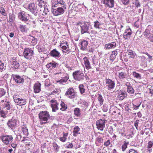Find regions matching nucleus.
<instances>
[{
  "mask_svg": "<svg viewBox=\"0 0 153 153\" xmlns=\"http://www.w3.org/2000/svg\"><path fill=\"white\" fill-rule=\"evenodd\" d=\"M18 17L22 21H27L29 19V14L26 13L25 12H22L19 13Z\"/></svg>",
  "mask_w": 153,
  "mask_h": 153,
  "instance_id": "f257e3e1",
  "label": "nucleus"
},
{
  "mask_svg": "<svg viewBox=\"0 0 153 153\" xmlns=\"http://www.w3.org/2000/svg\"><path fill=\"white\" fill-rule=\"evenodd\" d=\"M49 115L47 111H42L39 114V118L42 120L47 121L49 118Z\"/></svg>",
  "mask_w": 153,
  "mask_h": 153,
  "instance_id": "f03ea898",
  "label": "nucleus"
},
{
  "mask_svg": "<svg viewBox=\"0 0 153 153\" xmlns=\"http://www.w3.org/2000/svg\"><path fill=\"white\" fill-rule=\"evenodd\" d=\"M105 121L100 119L97 121L96 122V126L98 129L103 130V128L105 127Z\"/></svg>",
  "mask_w": 153,
  "mask_h": 153,
  "instance_id": "7ed1b4c3",
  "label": "nucleus"
},
{
  "mask_svg": "<svg viewBox=\"0 0 153 153\" xmlns=\"http://www.w3.org/2000/svg\"><path fill=\"white\" fill-rule=\"evenodd\" d=\"M66 95H70L69 98H73L75 97V93L74 92V90L72 88H70L65 93Z\"/></svg>",
  "mask_w": 153,
  "mask_h": 153,
  "instance_id": "20e7f679",
  "label": "nucleus"
},
{
  "mask_svg": "<svg viewBox=\"0 0 153 153\" xmlns=\"http://www.w3.org/2000/svg\"><path fill=\"white\" fill-rule=\"evenodd\" d=\"M24 56L26 58L28 59V57H26L27 56H32L33 55V52L32 51L30 50L29 48H27L25 49L24 51Z\"/></svg>",
  "mask_w": 153,
  "mask_h": 153,
  "instance_id": "39448f33",
  "label": "nucleus"
},
{
  "mask_svg": "<svg viewBox=\"0 0 153 153\" xmlns=\"http://www.w3.org/2000/svg\"><path fill=\"white\" fill-rule=\"evenodd\" d=\"M25 145V147L26 148H27L29 149L32 148L33 146L32 143L26 139H25L22 141Z\"/></svg>",
  "mask_w": 153,
  "mask_h": 153,
  "instance_id": "423d86ee",
  "label": "nucleus"
},
{
  "mask_svg": "<svg viewBox=\"0 0 153 153\" xmlns=\"http://www.w3.org/2000/svg\"><path fill=\"white\" fill-rule=\"evenodd\" d=\"M12 139L13 137H12L8 135L3 136L1 138L3 142L6 144H8Z\"/></svg>",
  "mask_w": 153,
  "mask_h": 153,
  "instance_id": "0eeeda50",
  "label": "nucleus"
},
{
  "mask_svg": "<svg viewBox=\"0 0 153 153\" xmlns=\"http://www.w3.org/2000/svg\"><path fill=\"white\" fill-rule=\"evenodd\" d=\"M13 99L15 102L17 103V105H22L25 104L24 100L22 99L19 98H16V96H15L13 97Z\"/></svg>",
  "mask_w": 153,
  "mask_h": 153,
  "instance_id": "6e6552de",
  "label": "nucleus"
},
{
  "mask_svg": "<svg viewBox=\"0 0 153 153\" xmlns=\"http://www.w3.org/2000/svg\"><path fill=\"white\" fill-rule=\"evenodd\" d=\"M13 78L14 81L17 83H21L24 82V79L23 78H21L17 75H14Z\"/></svg>",
  "mask_w": 153,
  "mask_h": 153,
  "instance_id": "1a4fd4ad",
  "label": "nucleus"
},
{
  "mask_svg": "<svg viewBox=\"0 0 153 153\" xmlns=\"http://www.w3.org/2000/svg\"><path fill=\"white\" fill-rule=\"evenodd\" d=\"M103 3L110 7H112L114 5V0H103Z\"/></svg>",
  "mask_w": 153,
  "mask_h": 153,
  "instance_id": "9d476101",
  "label": "nucleus"
},
{
  "mask_svg": "<svg viewBox=\"0 0 153 153\" xmlns=\"http://www.w3.org/2000/svg\"><path fill=\"white\" fill-rule=\"evenodd\" d=\"M51 101L52 102L51 106L52 108V111H56V110L58 109V104L56 100H52Z\"/></svg>",
  "mask_w": 153,
  "mask_h": 153,
  "instance_id": "9b49d317",
  "label": "nucleus"
},
{
  "mask_svg": "<svg viewBox=\"0 0 153 153\" xmlns=\"http://www.w3.org/2000/svg\"><path fill=\"white\" fill-rule=\"evenodd\" d=\"M106 82L108 87L111 88H112L114 87V83L112 80L109 79H106Z\"/></svg>",
  "mask_w": 153,
  "mask_h": 153,
  "instance_id": "f8f14e48",
  "label": "nucleus"
},
{
  "mask_svg": "<svg viewBox=\"0 0 153 153\" xmlns=\"http://www.w3.org/2000/svg\"><path fill=\"white\" fill-rule=\"evenodd\" d=\"M40 84L39 83H36L34 86V90L35 93L39 92L40 90Z\"/></svg>",
  "mask_w": 153,
  "mask_h": 153,
  "instance_id": "ddd939ff",
  "label": "nucleus"
},
{
  "mask_svg": "<svg viewBox=\"0 0 153 153\" xmlns=\"http://www.w3.org/2000/svg\"><path fill=\"white\" fill-rule=\"evenodd\" d=\"M16 124V120H14L12 121L10 120L7 123V124L11 128H13L15 126Z\"/></svg>",
  "mask_w": 153,
  "mask_h": 153,
  "instance_id": "4468645a",
  "label": "nucleus"
},
{
  "mask_svg": "<svg viewBox=\"0 0 153 153\" xmlns=\"http://www.w3.org/2000/svg\"><path fill=\"white\" fill-rule=\"evenodd\" d=\"M28 8L32 12L36 10V7L34 3H31L29 4Z\"/></svg>",
  "mask_w": 153,
  "mask_h": 153,
  "instance_id": "2eb2a0df",
  "label": "nucleus"
},
{
  "mask_svg": "<svg viewBox=\"0 0 153 153\" xmlns=\"http://www.w3.org/2000/svg\"><path fill=\"white\" fill-rule=\"evenodd\" d=\"M50 54L51 55L54 57L56 56L59 57V53L55 50L51 51Z\"/></svg>",
  "mask_w": 153,
  "mask_h": 153,
  "instance_id": "dca6fc26",
  "label": "nucleus"
},
{
  "mask_svg": "<svg viewBox=\"0 0 153 153\" xmlns=\"http://www.w3.org/2000/svg\"><path fill=\"white\" fill-rule=\"evenodd\" d=\"M83 59L86 68L87 69H88L90 67V65L88 59L87 58L85 57Z\"/></svg>",
  "mask_w": 153,
  "mask_h": 153,
  "instance_id": "f3484780",
  "label": "nucleus"
},
{
  "mask_svg": "<svg viewBox=\"0 0 153 153\" xmlns=\"http://www.w3.org/2000/svg\"><path fill=\"white\" fill-rule=\"evenodd\" d=\"M74 114L77 117H80V111L79 108H75L74 110Z\"/></svg>",
  "mask_w": 153,
  "mask_h": 153,
  "instance_id": "a211bd4d",
  "label": "nucleus"
},
{
  "mask_svg": "<svg viewBox=\"0 0 153 153\" xmlns=\"http://www.w3.org/2000/svg\"><path fill=\"white\" fill-rule=\"evenodd\" d=\"M88 45V42L86 41H83L81 43V45L82 47L81 48V49L82 50H83L84 49V48L86 47L87 45Z\"/></svg>",
  "mask_w": 153,
  "mask_h": 153,
  "instance_id": "6ab92c4d",
  "label": "nucleus"
},
{
  "mask_svg": "<svg viewBox=\"0 0 153 153\" xmlns=\"http://www.w3.org/2000/svg\"><path fill=\"white\" fill-rule=\"evenodd\" d=\"M113 43L114 44H106L105 45V47L106 49H109L111 48H112L114 46H115L116 45V43L114 42H113Z\"/></svg>",
  "mask_w": 153,
  "mask_h": 153,
  "instance_id": "aec40b11",
  "label": "nucleus"
},
{
  "mask_svg": "<svg viewBox=\"0 0 153 153\" xmlns=\"http://www.w3.org/2000/svg\"><path fill=\"white\" fill-rule=\"evenodd\" d=\"M79 73V71H76L73 74L74 78L76 80H79V79L77 77Z\"/></svg>",
  "mask_w": 153,
  "mask_h": 153,
  "instance_id": "412c9836",
  "label": "nucleus"
},
{
  "mask_svg": "<svg viewBox=\"0 0 153 153\" xmlns=\"http://www.w3.org/2000/svg\"><path fill=\"white\" fill-rule=\"evenodd\" d=\"M117 54V52L116 51L113 52L110 56V59L113 60L115 58L116 55Z\"/></svg>",
  "mask_w": 153,
  "mask_h": 153,
  "instance_id": "4be33fe9",
  "label": "nucleus"
},
{
  "mask_svg": "<svg viewBox=\"0 0 153 153\" xmlns=\"http://www.w3.org/2000/svg\"><path fill=\"white\" fill-rule=\"evenodd\" d=\"M39 2V5L40 7H42L43 6H45V3L42 0H38Z\"/></svg>",
  "mask_w": 153,
  "mask_h": 153,
  "instance_id": "5701e85b",
  "label": "nucleus"
},
{
  "mask_svg": "<svg viewBox=\"0 0 153 153\" xmlns=\"http://www.w3.org/2000/svg\"><path fill=\"white\" fill-rule=\"evenodd\" d=\"M61 106L62 107V108H60V109L62 111H64L65 109L67 108V107L65 105V104L63 102H62L60 104Z\"/></svg>",
  "mask_w": 153,
  "mask_h": 153,
  "instance_id": "b1692460",
  "label": "nucleus"
},
{
  "mask_svg": "<svg viewBox=\"0 0 153 153\" xmlns=\"http://www.w3.org/2000/svg\"><path fill=\"white\" fill-rule=\"evenodd\" d=\"M79 128L78 127H76L74 128V135L76 136V134L78 132L79 130Z\"/></svg>",
  "mask_w": 153,
  "mask_h": 153,
  "instance_id": "393cba45",
  "label": "nucleus"
},
{
  "mask_svg": "<svg viewBox=\"0 0 153 153\" xmlns=\"http://www.w3.org/2000/svg\"><path fill=\"white\" fill-rule=\"evenodd\" d=\"M127 91L129 93L133 94L134 92L133 88L130 87H129L127 88Z\"/></svg>",
  "mask_w": 153,
  "mask_h": 153,
  "instance_id": "a878e982",
  "label": "nucleus"
},
{
  "mask_svg": "<svg viewBox=\"0 0 153 153\" xmlns=\"http://www.w3.org/2000/svg\"><path fill=\"white\" fill-rule=\"evenodd\" d=\"M0 13L4 16L6 15V14L5 13V10L4 8L2 7H1L0 10Z\"/></svg>",
  "mask_w": 153,
  "mask_h": 153,
  "instance_id": "bb28decb",
  "label": "nucleus"
},
{
  "mask_svg": "<svg viewBox=\"0 0 153 153\" xmlns=\"http://www.w3.org/2000/svg\"><path fill=\"white\" fill-rule=\"evenodd\" d=\"M128 55L129 56V57L131 58H134V54L133 53L132 51H131L128 52Z\"/></svg>",
  "mask_w": 153,
  "mask_h": 153,
  "instance_id": "cd10ccee",
  "label": "nucleus"
},
{
  "mask_svg": "<svg viewBox=\"0 0 153 153\" xmlns=\"http://www.w3.org/2000/svg\"><path fill=\"white\" fill-rule=\"evenodd\" d=\"M119 77L120 78L123 79L125 77V75L123 72H121L119 73Z\"/></svg>",
  "mask_w": 153,
  "mask_h": 153,
  "instance_id": "c85d7f7f",
  "label": "nucleus"
},
{
  "mask_svg": "<svg viewBox=\"0 0 153 153\" xmlns=\"http://www.w3.org/2000/svg\"><path fill=\"white\" fill-rule=\"evenodd\" d=\"M57 10H54L53 11V13L55 16H57L60 15V13H59Z\"/></svg>",
  "mask_w": 153,
  "mask_h": 153,
  "instance_id": "c756f323",
  "label": "nucleus"
},
{
  "mask_svg": "<svg viewBox=\"0 0 153 153\" xmlns=\"http://www.w3.org/2000/svg\"><path fill=\"white\" fill-rule=\"evenodd\" d=\"M95 27L96 28H100V23L97 21L95 22V24L94 25Z\"/></svg>",
  "mask_w": 153,
  "mask_h": 153,
  "instance_id": "7c9ffc66",
  "label": "nucleus"
},
{
  "mask_svg": "<svg viewBox=\"0 0 153 153\" xmlns=\"http://www.w3.org/2000/svg\"><path fill=\"white\" fill-rule=\"evenodd\" d=\"M57 10L58 12H59V13H60V15L61 13H62L64 11V10L61 7L58 8L57 9Z\"/></svg>",
  "mask_w": 153,
  "mask_h": 153,
  "instance_id": "2f4dec72",
  "label": "nucleus"
},
{
  "mask_svg": "<svg viewBox=\"0 0 153 153\" xmlns=\"http://www.w3.org/2000/svg\"><path fill=\"white\" fill-rule=\"evenodd\" d=\"M133 75L134 77L137 78H138L140 77V75L136 72H133Z\"/></svg>",
  "mask_w": 153,
  "mask_h": 153,
  "instance_id": "473e14b6",
  "label": "nucleus"
},
{
  "mask_svg": "<svg viewBox=\"0 0 153 153\" xmlns=\"http://www.w3.org/2000/svg\"><path fill=\"white\" fill-rule=\"evenodd\" d=\"M19 63L17 62H15L13 64V66L15 67V68L16 69L18 68V65Z\"/></svg>",
  "mask_w": 153,
  "mask_h": 153,
  "instance_id": "72a5a7b5",
  "label": "nucleus"
},
{
  "mask_svg": "<svg viewBox=\"0 0 153 153\" xmlns=\"http://www.w3.org/2000/svg\"><path fill=\"white\" fill-rule=\"evenodd\" d=\"M127 144L126 143H124L122 146V149L123 151H124L125 149L126 148Z\"/></svg>",
  "mask_w": 153,
  "mask_h": 153,
  "instance_id": "f704fd0d",
  "label": "nucleus"
},
{
  "mask_svg": "<svg viewBox=\"0 0 153 153\" xmlns=\"http://www.w3.org/2000/svg\"><path fill=\"white\" fill-rule=\"evenodd\" d=\"M129 30H130V31H128V32H126L124 33V36H127L128 35H130L131 34V29H129Z\"/></svg>",
  "mask_w": 153,
  "mask_h": 153,
  "instance_id": "c9c22d12",
  "label": "nucleus"
},
{
  "mask_svg": "<svg viewBox=\"0 0 153 153\" xmlns=\"http://www.w3.org/2000/svg\"><path fill=\"white\" fill-rule=\"evenodd\" d=\"M83 85H80L79 86L80 90L81 93H83L84 92V90L82 88L81 86H82Z\"/></svg>",
  "mask_w": 153,
  "mask_h": 153,
  "instance_id": "e433bc0d",
  "label": "nucleus"
},
{
  "mask_svg": "<svg viewBox=\"0 0 153 153\" xmlns=\"http://www.w3.org/2000/svg\"><path fill=\"white\" fill-rule=\"evenodd\" d=\"M62 43H61L60 45V47L63 49L64 50H66L67 49V47L66 46H62Z\"/></svg>",
  "mask_w": 153,
  "mask_h": 153,
  "instance_id": "4c0bfd02",
  "label": "nucleus"
},
{
  "mask_svg": "<svg viewBox=\"0 0 153 153\" xmlns=\"http://www.w3.org/2000/svg\"><path fill=\"white\" fill-rule=\"evenodd\" d=\"M124 95H125L124 93H121V94H120L119 95V97L120 98V100H122L124 98V97H123L122 95H123V96H124Z\"/></svg>",
  "mask_w": 153,
  "mask_h": 153,
  "instance_id": "58836bf2",
  "label": "nucleus"
},
{
  "mask_svg": "<svg viewBox=\"0 0 153 153\" xmlns=\"http://www.w3.org/2000/svg\"><path fill=\"white\" fill-rule=\"evenodd\" d=\"M66 138L65 137H64V136L62 137H60V140L61 141H62L63 142H65V140H66Z\"/></svg>",
  "mask_w": 153,
  "mask_h": 153,
  "instance_id": "ea45409f",
  "label": "nucleus"
},
{
  "mask_svg": "<svg viewBox=\"0 0 153 153\" xmlns=\"http://www.w3.org/2000/svg\"><path fill=\"white\" fill-rule=\"evenodd\" d=\"M3 64L0 61V70H1L3 69Z\"/></svg>",
  "mask_w": 153,
  "mask_h": 153,
  "instance_id": "a19ab883",
  "label": "nucleus"
},
{
  "mask_svg": "<svg viewBox=\"0 0 153 153\" xmlns=\"http://www.w3.org/2000/svg\"><path fill=\"white\" fill-rule=\"evenodd\" d=\"M124 4H126L129 2V0H121Z\"/></svg>",
  "mask_w": 153,
  "mask_h": 153,
  "instance_id": "79ce46f5",
  "label": "nucleus"
},
{
  "mask_svg": "<svg viewBox=\"0 0 153 153\" xmlns=\"http://www.w3.org/2000/svg\"><path fill=\"white\" fill-rule=\"evenodd\" d=\"M124 4H126L129 2V0H121Z\"/></svg>",
  "mask_w": 153,
  "mask_h": 153,
  "instance_id": "37998d69",
  "label": "nucleus"
},
{
  "mask_svg": "<svg viewBox=\"0 0 153 153\" xmlns=\"http://www.w3.org/2000/svg\"><path fill=\"white\" fill-rule=\"evenodd\" d=\"M153 144L151 142H149V143H148V147L149 148H151L152 146L153 145Z\"/></svg>",
  "mask_w": 153,
  "mask_h": 153,
  "instance_id": "c03bdc74",
  "label": "nucleus"
},
{
  "mask_svg": "<svg viewBox=\"0 0 153 153\" xmlns=\"http://www.w3.org/2000/svg\"><path fill=\"white\" fill-rule=\"evenodd\" d=\"M78 25H79L80 26V27H81V28L83 29V28H85V29H87V28H88V27H85V25H84V26L83 25H82V24L81 23H79V24H78Z\"/></svg>",
  "mask_w": 153,
  "mask_h": 153,
  "instance_id": "a18cd8bd",
  "label": "nucleus"
},
{
  "mask_svg": "<svg viewBox=\"0 0 153 153\" xmlns=\"http://www.w3.org/2000/svg\"><path fill=\"white\" fill-rule=\"evenodd\" d=\"M6 107L7 108V110H9L10 108L9 104L8 103V102H7V104H6Z\"/></svg>",
  "mask_w": 153,
  "mask_h": 153,
  "instance_id": "49530a36",
  "label": "nucleus"
},
{
  "mask_svg": "<svg viewBox=\"0 0 153 153\" xmlns=\"http://www.w3.org/2000/svg\"><path fill=\"white\" fill-rule=\"evenodd\" d=\"M150 93L153 94V87L149 88Z\"/></svg>",
  "mask_w": 153,
  "mask_h": 153,
  "instance_id": "de8ad7c7",
  "label": "nucleus"
},
{
  "mask_svg": "<svg viewBox=\"0 0 153 153\" xmlns=\"http://www.w3.org/2000/svg\"><path fill=\"white\" fill-rule=\"evenodd\" d=\"M110 144L109 140H108L105 143V145L106 146H108Z\"/></svg>",
  "mask_w": 153,
  "mask_h": 153,
  "instance_id": "09e8293b",
  "label": "nucleus"
},
{
  "mask_svg": "<svg viewBox=\"0 0 153 153\" xmlns=\"http://www.w3.org/2000/svg\"><path fill=\"white\" fill-rule=\"evenodd\" d=\"M73 146L72 144H70L67 146V147L68 148H72Z\"/></svg>",
  "mask_w": 153,
  "mask_h": 153,
  "instance_id": "8fccbe9b",
  "label": "nucleus"
},
{
  "mask_svg": "<svg viewBox=\"0 0 153 153\" xmlns=\"http://www.w3.org/2000/svg\"><path fill=\"white\" fill-rule=\"evenodd\" d=\"M98 100L99 101H101L102 100V97L100 95H99L98 97Z\"/></svg>",
  "mask_w": 153,
  "mask_h": 153,
  "instance_id": "3c124183",
  "label": "nucleus"
},
{
  "mask_svg": "<svg viewBox=\"0 0 153 153\" xmlns=\"http://www.w3.org/2000/svg\"><path fill=\"white\" fill-rule=\"evenodd\" d=\"M137 7H138L140 6V3L137 1V2L136 1L135 3Z\"/></svg>",
  "mask_w": 153,
  "mask_h": 153,
  "instance_id": "603ef678",
  "label": "nucleus"
},
{
  "mask_svg": "<svg viewBox=\"0 0 153 153\" xmlns=\"http://www.w3.org/2000/svg\"><path fill=\"white\" fill-rule=\"evenodd\" d=\"M52 66V63H49L46 65V67L47 68H50L51 66Z\"/></svg>",
  "mask_w": 153,
  "mask_h": 153,
  "instance_id": "864d4df0",
  "label": "nucleus"
},
{
  "mask_svg": "<svg viewBox=\"0 0 153 153\" xmlns=\"http://www.w3.org/2000/svg\"><path fill=\"white\" fill-rule=\"evenodd\" d=\"M14 33H10V37H13V36H14Z\"/></svg>",
  "mask_w": 153,
  "mask_h": 153,
  "instance_id": "5fc2aeb1",
  "label": "nucleus"
},
{
  "mask_svg": "<svg viewBox=\"0 0 153 153\" xmlns=\"http://www.w3.org/2000/svg\"><path fill=\"white\" fill-rule=\"evenodd\" d=\"M56 91H53L52 92V94H55L56 93H57V92H58V91L57 90H56Z\"/></svg>",
  "mask_w": 153,
  "mask_h": 153,
  "instance_id": "6e6d98bb",
  "label": "nucleus"
},
{
  "mask_svg": "<svg viewBox=\"0 0 153 153\" xmlns=\"http://www.w3.org/2000/svg\"><path fill=\"white\" fill-rule=\"evenodd\" d=\"M150 40L151 41H153V35H152V36H150Z\"/></svg>",
  "mask_w": 153,
  "mask_h": 153,
  "instance_id": "4d7b16f0",
  "label": "nucleus"
},
{
  "mask_svg": "<svg viewBox=\"0 0 153 153\" xmlns=\"http://www.w3.org/2000/svg\"><path fill=\"white\" fill-rule=\"evenodd\" d=\"M11 146L13 148H15L16 146V144H12Z\"/></svg>",
  "mask_w": 153,
  "mask_h": 153,
  "instance_id": "13d9d810",
  "label": "nucleus"
},
{
  "mask_svg": "<svg viewBox=\"0 0 153 153\" xmlns=\"http://www.w3.org/2000/svg\"><path fill=\"white\" fill-rule=\"evenodd\" d=\"M56 65V64L54 63H52V66L54 67H55Z\"/></svg>",
  "mask_w": 153,
  "mask_h": 153,
  "instance_id": "bf43d9fd",
  "label": "nucleus"
},
{
  "mask_svg": "<svg viewBox=\"0 0 153 153\" xmlns=\"http://www.w3.org/2000/svg\"><path fill=\"white\" fill-rule=\"evenodd\" d=\"M68 134V133H64L63 136L65 137V136H67Z\"/></svg>",
  "mask_w": 153,
  "mask_h": 153,
  "instance_id": "052dcab7",
  "label": "nucleus"
},
{
  "mask_svg": "<svg viewBox=\"0 0 153 153\" xmlns=\"http://www.w3.org/2000/svg\"><path fill=\"white\" fill-rule=\"evenodd\" d=\"M140 95V94H136V96L137 97H140L139 95Z\"/></svg>",
  "mask_w": 153,
  "mask_h": 153,
  "instance_id": "680f3d73",
  "label": "nucleus"
},
{
  "mask_svg": "<svg viewBox=\"0 0 153 153\" xmlns=\"http://www.w3.org/2000/svg\"><path fill=\"white\" fill-rule=\"evenodd\" d=\"M86 31H85L84 30H82V31H81V33H82V34H83V33H85V32H86Z\"/></svg>",
  "mask_w": 153,
  "mask_h": 153,
  "instance_id": "e2e57ef3",
  "label": "nucleus"
},
{
  "mask_svg": "<svg viewBox=\"0 0 153 153\" xmlns=\"http://www.w3.org/2000/svg\"><path fill=\"white\" fill-rule=\"evenodd\" d=\"M131 151L132 152H135V150H133V149H131L130 150L129 152Z\"/></svg>",
  "mask_w": 153,
  "mask_h": 153,
  "instance_id": "0e129e2a",
  "label": "nucleus"
},
{
  "mask_svg": "<svg viewBox=\"0 0 153 153\" xmlns=\"http://www.w3.org/2000/svg\"><path fill=\"white\" fill-rule=\"evenodd\" d=\"M62 1H57V2L58 3H59L60 4H62Z\"/></svg>",
  "mask_w": 153,
  "mask_h": 153,
  "instance_id": "69168bd1",
  "label": "nucleus"
},
{
  "mask_svg": "<svg viewBox=\"0 0 153 153\" xmlns=\"http://www.w3.org/2000/svg\"><path fill=\"white\" fill-rule=\"evenodd\" d=\"M13 150L12 149H9V152L10 153H11L12 152V151Z\"/></svg>",
  "mask_w": 153,
  "mask_h": 153,
  "instance_id": "338daca9",
  "label": "nucleus"
},
{
  "mask_svg": "<svg viewBox=\"0 0 153 153\" xmlns=\"http://www.w3.org/2000/svg\"><path fill=\"white\" fill-rule=\"evenodd\" d=\"M129 153H138L136 152H132L131 151V152H129Z\"/></svg>",
  "mask_w": 153,
  "mask_h": 153,
  "instance_id": "774afa93",
  "label": "nucleus"
}]
</instances>
